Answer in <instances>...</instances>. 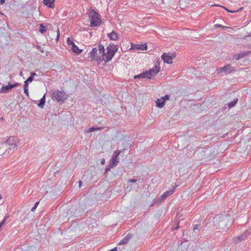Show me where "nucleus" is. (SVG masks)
<instances>
[{
    "mask_svg": "<svg viewBox=\"0 0 251 251\" xmlns=\"http://www.w3.org/2000/svg\"><path fill=\"white\" fill-rule=\"evenodd\" d=\"M36 208V207H35V206L34 205V206L32 208L31 211H34Z\"/></svg>",
    "mask_w": 251,
    "mask_h": 251,
    "instance_id": "obj_42",
    "label": "nucleus"
},
{
    "mask_svg": "<svg viewBox=\"0 0 251 251\" xmlns=\"http://www.w3.org/2000/svg\"><path fill=\"white\" fill-rule=\"evenodd\" d=\"M81 184H82V181L79 180V187H81Z\"/></svg>",
    "mask_w": 251,
    "mask_h": 251,
    "instance_id": "obj_45",
    "label": "nucleus"
},
{
    "mask_svg": "<svg viewBox=\"0 0 251 251\" xmlns=\"http://www.w3.org/2000/svg\"><path fill=\"white\" fill-rule=\"evenodd\" d=\"M20 85L18 83H15L13 84H8V85L3 86L0 90V93H6L10 92L12 88L16 87Z\"/></svg>",
    "mask_w": 251,
    "mask_h": 251,
    "instance_id": "obj_8",
    "label": "nucleus"
},
{
    "mask_svg": "<svg viewBox=\"0 0 251 251\" xmlns=\"http://www.w3.org/2000/svg\"><path fill=\"white\" fill-rule=\"evenodd\" d=\"M104 162H105L104 159H102V160H101V164H104Z\"/></svg>",
    "mask_w": 251,
    "mask_h": 251,
    "instance_id": "obj_46",
    "label": "nucleus"
},
{
    "mask_svg": "<svg viewBox=\"0 0 251 251\" xmlns=\"http://www.w3.org/2000/svg\"><path fill=\"white\" fill-rule=\"evenodd\" d=\"M39 201H37V202H36L35 203V207H37V206H38V205L39 204Z\"/></svg>",
    "mask_w": 251,
    "mask_h": 251,
    "instance_id": "obj_43",
    "label": "nucleus"
},
{
    "mask_svg": "<svg viewBox=\"0 0 251 251\" xmlns=\"http://www.w3.org/2000/svg\"><path fill=\"white\" fill-rule=\"evenodd\" d=\"M176 57V55L172 54L170 55L169 53H164L161 55V58L165 63L168 64H172L173 63V58Z\"/></svg>",
    "mask_w": 251,
    "mask_h": 251,
    "instance_id": "obj_7",
    "label": "nucleus"
},
{
    "mask_svg": "<svg viewBox=\"0 0 251 251\" xmlns=\"http://www.w3.org/2000/svg\"><path fill=\"white\" fill-rule=\"evenodd\" d=\"M5 2V0H0V4H2Z\"/></svg>",
    "mask_w": 251,
    "mask_h": 251,
    "instance_id": "obj_41",
    "label": "nucleus"
},
{
    "mask_svg": "<svg viewBox=\"0 0 251 251\" xmlns=\"http://www.w3.org/2000/svg\"><path fill=\"white\" fill-rule=\"evenodd\" d=\"M250 234V232L249 230H246L243 234L241 235L236 237L234 238V243L236 244H238L243 240H244L247 237L248 235Z\"/></svg>",
    "mask_w": 251,
    "mask_h": 251,
    "instance_id": "obj_10",
    "label": "nucleus"
},
{
    "mask_svg": "<svg viewBox=\"0 0 251 251\" xmlns=\"http://www.w3.org/2000/svg\"><path fill=\"white\" fill-rule=\"evenodd\" d=\"M222 25H220V24H217V25H215V26L216 27H222Z\"/></svg>",
    "mask_w": 251,
    "mask_h": 251,
    "instance_id": "obj_39",
    "label": "nucleus"
},
{
    "mask_svg": "<svg viewBox=\"0 0 251 251\" xmlns=\"http://www.w3.org/2000/svg\"><path fill=\"white\" fill-rule=\"evenodd\" d=\"M33 80V77L32 76H30L26 80L28 82H31Z\"/></svg>",
    "mask_w": 251,
    "mask_h": 251,
    "instance_id": "obj_32",
    "label": "nucleus"
},
{
    "mask_svg": "<svg viewBox=\"0 0 251 251\" xmlns=\"http://www.w3.org/2000/svg\"><path fill=\"white\" fill-rule=\"evenodd\" d=\"M145 74L146 76V78H151L152 76H154V75H153V73L151 72V71L150 70L149 71H147L145 72Z\"/></svg>",
    "mask_w": 251,
    "mask_h": 251,
    "instance_id": "obj_26",
    "label": "nucleus"
},
{
    "mask_svg": "<svg viewBox=\"0 0 251 251\" xmlns=\"http://www.w3.org/2000/svg\"><path fill=\"white\" fill-rule=\"evenodd\" d=\"M9 217H10V215L9 214H6L4 216L5 219H8Z\"/></svg>",
    "mask_w": 251,
    "mask_h": 251,
    "instance_id": "obj_40",
    "label": "nucleus"
},
{
    "mask_svg": "<svg viewBox=\"0 0 251 251\" xmlns=\"http://www.w3.org/2000/svg\"><path fill=\"white\" fill-rule=\"evenodd\" d=\"M108 37L112 40H116L118 39L117 34L115 31H112L111 33L108 34Z\"/></svg>",
    "mask_w": 251,
    "mask_h": 251,
    "instance_id": "obj_21",
    "label": "nucleus"
},
{
    "mask_svg": "<svg viewBox=\"0 0 251 251\" xmlns=\"http://www.w3.org/2000/svg\"><path fill=\"white\" fill-rule=\"evenodd\" d=\"M1 195H0V199L1 198Z\"/></svg>",
    "mask_w": 251,
    "mask_h": 251,
    "instance_id": "obj_52",
    "label": "nucleus"
},
{
    "mask_svg": "<svg viewBox=\"0 0 251 251\" xmlns=\"http://www.w3.org/2000/svg\"><path fill=\"white\" fill-rule=\"evenodd\" d=\"M199 227L200 225H196L193 228V230L194 232H196V230L199 231Z\"/></svg>",
    "mask_w": 251,
    "mask_h": 251,
    "instance_id": "obj_31",
    "label": "nucleus"
},
{
    "mask_svg": "<svg viewBox=\"0 0 251 251\" xmlns=\"http://www.w3.org/2000/svg\"><path fill=\"white\" fill-rule=\"evenodd\" d=\"M36 74L35 73H32L31 74V75L30 76H32V77H33V76L34 75H35Z\"/></svg>",
    "mask_w": 251,
    "mask_h": 251,
    "instance_id": "obj_44",
    "label": "nucleus"
},
{
    "mask_svg": "<svg viewBox=\"0 0 251 251\" xmlns=\"http://www.w3.org/2000/svg\"><path fill=\"white\" fill-rule=\"evenodd\" d=\"M59 30H58V33H57V39L58 40V38H59Z\"/></svg>",
    "mask_w": 251,
    "mask_h": 251,
    "instance_id": "obj_47",
    "label": "nucleus"
},
{
    "mask_svg": "<svg viewBox=\"0 0 251 251\" xmlns=\"http://www.w3.org/2000/svg\"><path fill=\"white\" fill-rule=\"evenodd\" d=\"M89 18L90 21V26H98L100 25L101 22L100 19L99 17L98 13L95 10H92L90 11Z\"/></svg>",
    "mask_w": 251,
    "mask_h": 251,
    "instance_id": "obj_2",
    "label": "nucleus"
},
{
    "mask_svg": "<svg viewBox=\"0 0 251 251\" xmlns=\"http://www.w3.org/2000/svg\"><path fill=\"white\" fill-rule=\"evenodd\" d=\"M170 96L166 95L164 97H162L160 99H157L156 101V105L158 107L161 108L165 105L166 100H169Z\"/></svg>",
    "mask_w": 251,
    "mask_h": 251,
    "instance_id": "obj_9",
    "label": "nucleus"
},
{
    "mask_svg": "<svg viewBox=\"0 0 251 251\" xmlns=\"http://www.w3.org/2000/svg\"><path fill=\"white\" fill-rule=\"evenodd\" d=\"M55 0H43V3L45 5L50 8H53L54 7Z\"/></svg>",
    "mask_w": 251,
    "mask_h": 251,
    "instance_id": "obj_18",
    "label": "nucleus"
},
{
    "mask_svg": "<svg viewBox=\"0 0 251 251\" xmlns=\"http://www.w3.org/2000/svg\"><path fill=\"white\" fill-rule=\"evenodd\" d=\"M226 10L227 11H228V12H231V13H235V12H237V11H239V10H238L230 11V10H228V9H226Z\"/></svg>",
    "mask_w": 251,
    "mask_h": 251,
    "instance_id": "obj_37",
    "label": "nucleus"
},
{
    "mask_svg": "<svg viewBox=\"0 0 251 251\" xmlns=\"http://www.w3.org/2000/svg\"><path fill=\"white\" fill-rule=\"evenodd\" d=\"M131 47L130 50H144L147 49V44H134L131 43Z\"/></svg>",
    "mask_w": 251,
    "mask_h": 251,
    "instance_id": "obj_12",
    "label": "nucleus"
},
{
    "mask_svg": "<svg viewBox=\"0 0 251 251\" xmlns=\"http://www.w3.org/2000/svg\"><path fill=\"white\" fill-rule=\"evenodd\" d=\"M136 181H137V180L135 179H129L128 180V182H130V183H134V182H136Z\"/></svg>",
    "mask_w": 251,
    "mask_h": 251,
    "instance_id": "obj_33",
    "label": "nucleus"
},
{
    "mask_svg": "<svg viewBox=\"0 0 251 251\" xmlns=\"http://www.w3.org/2000/svg\"><path fill=\"white\" fill-rule=\"evenodd\" d=\"M236 54H234V55H233V59H236V58L237 57H238V56H236Z\"/></svg>",
    "mask_w": 251,
    "mask_h": 251,
    "instance_id": "obj_48",
    "label": "nucleus"
},
{
    "mask_svg": "<svg viewBox=\"0 0 251 251\" xmlns=\"http://www.w3.org/2000/svg\"><path fill=\"white\" fill-rule=\"evenodd\" d=\"M154 75H156L160 71V67L157 65H155L153 68L150 70Z\"/></svg>",
    "mask_w": 251,
    "mask_h": 251,
    "instance_id": "obj_22",
    "label": "nucleus"
},
{
    "mask_svg": "<svg viewBox=\"0 0 251 251\" xmlns=\"http://www.w3.org/2000/svg\"><path fill=\"white\" fill-rule=\"evenodd\" d=\"M229 219V217L225 216L222 220H220L218 223L219 228L225 230L228 226H230L233 221L230 222L231 220Z\"/></svg>",
    "mask_w": 251,
    "mask_h": 251,
    "instance_id": "obj_4",
    "label": "nucleus"
},
{
    "mask_svg": "<svg viewBox=\"0 0 251 251\" xmlns=\"http://www.w3.org/2000/svg\"><path fill=\"white\" fill-rule=\"evenodd\" d=\"M52 98L58 102H64L67 100V96L63 91L56 90L52 94Z\"/></svg>",
    "mask_w": 251,
    "mask_h": 251,
    "instance_id": "obj_3",
    "label": "nucleus"
},
{
    "mask_svg": "<svg viewBox=\"0 0 251 251\" xmlns=\"http://www.w3.org/2000/svg\"><path fill=\"white\" fill-rule=\"evenodd\" d=\"M146 75H145V72H143V73H141L139 75H135L134 78V79H137V78H146Z\"/></svg>",
    "mask_w": 251,
    "mask_h": 251,
    "instance_id": "obj_27",
    "label": "nucleus"
},
{
    "mask_svg": "<svg viewBox=\"0 0 251 251\" xmlns=\"http://www.w3.org/2000/svg\"><path fill=\"white\" fill-rule=\"evenodd\" d=\"M90 54L89 58L91 60L94 59L98 60V59H100V54H98V49L96 48H93L91 52L90 53Z\"/></svg>",
    "mask_w": 251,
    "mask_h": 251,
    "instance_id": "obj_11",
    "label": "nucleus"
},
{
    "mask_svg": "<svg viewBox=\"0 0 251 251\" xmlns=\"http://www.w3.org/2000/svg\"><path fill=\"white\" fill-rule=\"evenodd\" d=\"M98 50H99V53L100 54V56H102V57H103V60H105L104 59V55H105V53L104 52V46L101 45H99V46H98Z\"/></svg>",
    "mask_w": 251,
    "mask_h": 251,
    "instance_id": "obj_19",
    "label": "nucleus"
},
{
    "mask_svg": "<svg viewBox=\"0 0 251 251\" xmlns=\"http://www.w3.org/2000/svg\"><path fill=\"white\" fill-rule=\"evenodd\" d=\"M248 53L247 52H240L238 54H236V56H238V57H237L236 58V59L238 60L241 58H242L244 57H245L247 55H248Z\"/></svg>",
    "mask_w": 251,
    "mask_h": 251,
    "instance_id": "obj_23",
    "label": "nucleus"
},
{
    "mask_svg": "<svg viewBox=\"0 0 251 251\" xmlns=\"http://www.w3.org/2000/svg\"><path fill=\"white\" fill-rule=\"evenodd\" d=\"M5 144L9 145L13 149L16 148L17 144L15 138L14 136L10 137L5 142Z\"/></svg>",
    "mask_w": 251,
    "mask_h": 251,
    "instance_id": "obj_13",
    "label": "nucleus"
},
{
    "mask_svg": "<svg viewBox=\"0 0 251 251\" xmlns=\"http://www.w3.org/2000/svg\"><path fill=\"white\" fill-rule=\"evenodd\" d=\"M222 27L223 29H225V28H227L226 26H223V25H222Z\"/></svg>",
    "mask_w": 251,
    "mask_h": 251,
    "instance_id": "obj_49",
    "label": "nucleus"
},
{
    "mask_svg": "<svg viewBox=\"0 0 251 251\" xmlns=\"http://www.w3.org/2000/svg\"><path fill=\"white\" fill-rule=\"evenodd\" d=\"M121 152V151L120 150H117L115 151L113 154V156L118 157L119 155L120 154Z\"/></svg>",
    "mask_w": 251,
    "mask_h": 251,
    "instance_id": "obj_30",
    "label": "nucleus"
},
{
    "mask_svg": "<svg viewBox=\"0 0 251 251\" xmlns=\"http://www.w3.org/2000/svg\"><path fill=\"white\" fill-rule=\"evenodd\" d=\"M107 52L104 55V59H106L105 62L109 61L112 59L116 52L118 51V46L113 44H110L106 48Z\"/></svg>",
    "mask_w": 251,
    "mask_h": 251,
    "instance_id": "obj_1",
    "label": "nucleus"
},
{
    "mask_svg": "<svg viewBox=\"0 0 251 251\" xmlns=\"http://www.w3.org/2000/svg\"><path fill=\"white\" fill-rule=\"evenodd\" d=\"M234 70V68L230 64H227L223 67L220 68L218 70L217 74L220 75H223L222 73L225 74H229Z\"/></svg>",
    "mask_w": 251,
    "mask_h": 251,
    "instance_id": "obj_5",
    "label": "nucleus"
},
{
    "mask_svg": "<svg viewBox=\"0 0 251 251\" xmlns=\"http://www.w3.org/2000/svg\"><path fill=\"white\" fill-rule=\"evenodd\" d=\"M238 100V99L237 98H236V99H234L233 101H232L231 102H228L227 104H225V105L224 107V109H226L227 107L228 108H232L237 103Z\"/></svg>",
    "mask_w": 251,
    "mask_h": 251,
    "instance_id": "obj_15",
    "label": "nucleus"
},
{
    "mask_svg": "<svg viewBox=\"0 0 251 251\" xmlns=\"http://www.w3.org/2000/svg\"><path fill=\"white\" fill-rule=\"evenodd\" d=\"M24 92L25 94H26V95H28V91L27 88H24Z\"/></svg>",
    "mask_w": 251,
    "mask_h": 251,
    "instance_id": "obj_35",
    "label": "nucleus"
},
{
    "mask_svg": "<svg viewBox=\"0 0 251 251\" xmlns=\"http://www.w3.org/2000/svg\"><path fill=\"white\" fill-rule=\"evenodd\" d=\"M179 225V224H178V225ZM178 226H176V227H174V225L173 226V227H172V228L173 229V230H176L177 229H178Z\"/></svg>",
    "mask_w": 251,
    "mask_h": 251,
    "instance_id": "obj_38",
    "label": "nucleus"
},
{
    "mask_svg": "<svg viewBox=\"0 0 251 251\" xmlns=\"http://www.w3.org/2000/svg\"><path fill=\"white\" fill-rule=\"evenodd\" d=\"M12 149H13L12 148L10 147L6 150V151H7L8 153H9L10 152V151H11Z\"/></svg>",
    "mask_w": 251,
    "mask_h": 251,
    "instance_id": "obj_36",
    "label": "nucleus"
},
{
    "mask_svg": "<svg viewBox=\"0 0 251 251\" xmlns=\"http://www.w3.org/2000/svg\"><path fill=\"white\" fill-rule=\"evenodd\" d=\"M103 127H97V128H95L94 127H91L89 129V132H93L95 130H100L101 129H103Z\"/></svg>",
    "mask_w": 251,
    "mask_h": 251,
    "instance_id": "obj_28",
    "label": "nucleus"
},
{
    "mask_svg": "<svg viewBox=\"0 0 251 251\" xmlns=\"http://www.w3.org/2000/svg\"><path fill=\"white\" fill-rule=\"evenodd\" d=\"M0 14L3 15V14L2 13H1V12H0Z\"/></svg>",
    "mask_w": 251,
    "mask_h": 251,
    "instance_id": "obj_51",
    "label": "nucleus"
},
{
    "mask_svg": "<svg viewBox=\"0 0 251 251\" xmlns=\"http://www.w3.org/2000/svg\"><path fill=\"white\" fill-rule=\"evenodd\" d=\"M67 41L68 44L71 45L72 46H73V44H75L72 38H68Z\"/></svg>",
    "mask_w": 251,
    "mask_h": 251,
    "instance_id": "obj_29",
    "label": "nucleus"
},
{
    "mask_svg": "<svg viewBox=\"0 0 251 251\" xmlns=\"http://www.w3.org/2000/svg\"><path fill=\"white\" fill-rule=\"evenodd\" d=\"M72 50L74 52L77 54H79L82 51V50L79 49L77 46L75 45V44H73V46H72Z\"/></svg>",
    "mask_w": 251,
    "mask_h": 251,
    "instance_id": "obj_20",
    "label": "nucleus"
},
{
    "mask_svg": "<svg viewBox=\"0 0 251 251\" xmlns=\"http://www.w3.org/2000/svg\"><path fill=\"white\" fill-rule=\"evenodd\" d=\"M39 30L42 34L45 33L47 31L46 25H44L43 24H40V28Z\"/></svg>",
    "mask_w": 251,
    "mask_h": 251,
    "instance_id": "obj_25",
    "label": "nucleus"
},
{
    "mask_svg": "<svg viewBox=\"0 0 251 251\" xmlns=\"http://www.w3.org/2000/svg\"><path fill=\"white\" fill-rule=\"evenodd\" d=\"M238 100V99L237 98H236V99H234L233 101H232L231 102H228L227 104H225V105L224 107V109H226L227 107L228 108H232L237 103Z\"/></svg>",
    "mask_w": 251,
    "mask_h": 251,
    "instance_id": "obj_16",
    "label": "nucleus"
},
{
    "mask_svg": "<svg viewBox=\"0 0 251 251\" xmlns=\"http://www.w3.org/2000/svg\"><path fill=\"white\" fill-rule=\"evenodd\" d=\"M132 237L133 235L131 233H128L126 236L121 241L118 245H125L127 244Z\"/></svg>",
    "mask_w": 251,
    "mask_h": 251,
    "instance_id": "obj_14",
    "label": "nucleus"
},
{
    "mask_svg": "<svg viewBox=\"0 0 251 251\" xmlns=\"http://www.w3.org/2000/svg\"><path fill=\"white\" fill-rule=\"evenodd\" d=\"M119 161V159L118 157H114L113 156L111 160H110L109 164V167L111 168H113L115 167L118 164Z\"/></svg>",
    "mask_w": 251,
    "mask_h": 251,
    "instance_id": "obj_17",
    "label": "nucleus"
},
{
    "mask_svg": "<svg viewBox=\"0 0 251 251\" xmlns=\"http://www.w3.org/2000/svg\"><path fill=\"white\" fill-rule=\"evenodd\" d=\"M45 95L41 99L39 102L38 103V105L41 108H43L44 105L45 103Z\"/></svg>",
    "mask_w": 251,
    "mask_h": 251,
    "instance_id": "obj_24",
    "label": "nucleus"
},
{
    "mask_svg": "<svg viewBox=\"0 0 251 251\" xmlns=\"http://www.w3.org/2000/svg\"><path fill=\"white\" fill-rule=\"evenodd\" d=\"M28 85V82L27 80H25V83H24V88H27Z\"/></svg>",
    "mask_w": 251,
    "mask_h": 251,
    "instance_id": "obj_34",
    "label": "nucleus"
},
{
    "mask_svg": "<svg viewBox=\"0 0 251 251\" xmlns=\"http://www.w3.org/2000/svg\"><path fill=\"white\" fill-rule=\"evenodd\" d=\"M176 187L172 188V190L167 191L164 192L157 200L155 201V202L160 203L163 201L168 196L171 195L175 192Z\"/></svg>",
    "mask_w": 251,
    "mask_h": 251,
    "instance_id": "obj_6",
    "label": "nucleus"
},
{
    "mask_svg": "<svg viewBox=\"0 0 251 251\" xmlns=\"http://www.w3.org/2000/svg\"><path fill=\"white\" fill-rule=\"evenodd\" d=\"M22 74H23V73H22V72H21V73H20V75H21V76H22Z\"/></svg>",
    "mask_w": 251,
    "mask_h": 251,
    "instance_id": "obj_50",
    "label": "nucleus"
}]
</instances>
